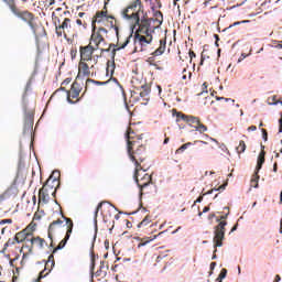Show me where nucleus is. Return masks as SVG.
Wrapping results in <instances>:
<instances>
[{
    "mask_svg": "<svg viewBox=\"0 0 282 282\" xmlns=\"http://www.w3.org/2000/svg\"><path fill=\"white\" fill-rule=\"evenodd\" d=\"M51 261V263H52V268H54V265H55V262H54V254H51V256H48V262Z\"/></svg>",
    "mask_w": 282,
    "mask_h": 282,
    "instance_id": "e433bc0d",
    "label": "nucleus"
},
{
    "mask_svg": "<svg viewBox=\"0 0 282 282\" xmlns=\"http://www.w3.org/2000/svg\"><path fill=\"white\" fill-rule=\"evenodd\" d=\"M248 131H257V126H250V127L248 128Z\"/></svg>",
    "mask_w": 282,
    "mask_h": 282,
    "instance_id": "49530a36",
    "label": "nucleus"
},
{
    "mask_svg": "<svg viewBox=\"0 0 282 282\" xmlns=\"http://www.w3.org/2000/svg\"><path fill=\"white\" fill-rule=\"evenodd\" d=\"M166 51V39H163L160 41V47L155 50L153 53V56H162L164 52Z\"/></svg>",
    "mask_w": 282,
    "mask_h": 282,
    "instance_id": "a211bd4d",
    "label": "nucleus"
},
{
    "mask_svg": "<svg viewBox=\"0 0 282 282\" xmlns=\"http://www.w3.org/2000/svg\"><path fill=\"white\" fill-rule=\"evenodd\" d=\"M56 226H63V220L57 219L51 223L48 227V239H51V247L54 248V242L52 240V235H54V230L56 229Z\"/></svg>",
    "mask_w": 282,
    "mask_h": 282,
    "instance_id": "2eb2a0df",
    "label": "nucleus"
},
{
    "mask_svg": "<svg viewBox=\"0 0 282 282\" xmlns=\"http://www.w3.org/2000/svg\"><path fill=\"white\" fill-rule=\"evenodd\" d=\"M276 171H278L276 163H274V165H273V172L276 173Z\"/></svg>",
    "mask_w": 282,
    "mask_h": 282,
    "instance_id": "0e129e2a",
    "label": "nucleus"
},
{
    "mask_svg": "<svg viewBox=\"0 0 282 282\" xmlns=\"http://www.w3.org/2000/svg\"><path fill=\"white\" fill-rule=\"evenodd\" d=\"M281 281V275H275L274 282H280Z\"/></svg>",
    "mask_w": 282,
    "mask_h": 282,
    "instance_id": "4d7b16f0",
    "label": "nucleus"
},
{
    "mask_svg": "<svg viewBox=\"0 0 282 282\" xmlns=\"http://www.w3.org/2000/svg\"><path fill=\"white\" fill-rule=\"evenodd\" d=\"M151 221V218H149V216H147L139 225L138 228H142V226H148Z\"/></svg>",
    "mask_w": 282,
    "mask_h": 282,
    "instance_id": "c85d7f7f",
    "label": "nucleus"
},
{
    "mask_svg": "<svg viewBox=\"0 0 282 282\" xmlns=\"http://www.w3.org/2000/svg\"><path fill=\"white\" fill-rule=\"evenodd\" d=\"M180 230H182V227H178L177 229H175L174 231H172V235H176V232H180Z\"/></svg>",
    "mask_w": 282,
    "mask_h": 282,
    "instance_id": "6e6d98bb",
    "label": "nucleus"
},
{
    "mask_svg": "<svg viewBox=\"0 0 282 282\" xmlns=\"http://www.w3.org/2000/svg\"><path fill=\"white\" fill-rule=\"evenodd\" d=\"M67 102H69V105H74V101L72 100V98H69V95H67Z\"/></svg>",
    "mask_w": 282,
    "mask_h": 282,
    "instance_id": "5fc2aeb1",
    "label": "nucleus"
},
{
    "mask_svg": "<svg viewBox=\"0 0 282 282\" xmlns=\"http://www.w3.org/2000/svg\"><path fill=\"white\" fill-rule=\"evenodd\" d=\"M274 43H275L274 47L276 50H282V41H278V42H274Z\"/></svg>",
    "mask_w": 282,
    "mask_h": 282,
    "instance_id": "f704fd0d",
    "label": "nucleus"
},
{
    "mask_svg": "<svg viewBox=\"0 0 282 282\" xmlns=\"http://www.w3.org/2000/svg\"><path fill=\"white\" fill-rule=\"evenodd\" d=\"M188 147H193V143L187 142L183 145H181L177 150L176 153H184L186 151V149H188Z\"/></svg>",
    "mask_w": 282,
    "mask_h": 282,
    "instance_id": "393cba45",
    "label": "nucleus"
},
{
    "mask_svg": "<svg viewBox=\"0 0 282 282\" xmlns=\"http://www.w3.org/2000/svg\"><path fill=\"white\" fill-rule=\"evenodd\" d=\"M228 215H230V212H228L227 214L216 218V221H217L218 226H219V224H221V223L226 221V219H228Z\"/></svg>",
    "mask_w": 282,
    "mask_h": 282,
    "instance_id": "bb28decb",
    "label": "nucleus"
},
{
    "mask_svg": "<svg viewBox=\"0 0 282 282\" xmlns=\"http://www.w3.org/2000/svg\"><path fill=\"white\" fill-rule=\"evenodd\" d=\"M209 268L212 271L215 270V268H217V262H212Z\"/></svg>",
    "mask_w": 282,
    "mask_h": 282,
    "instance_id": "79ce46f5",
    "label": "nucleus"
},
{
    "mask_svg": "<svg viewBox=\"0 0 282 282\" xmlns=\"http://www.w3.org/2000/svg\"><path fill=\"white\" fill-rule=\"evenodd\" d=\"M94 270H96V261L94 258L91 259V265H90V274L94 276Z\"/></svg>",
    "mask_w": 282,
    "mask_h": 282,
    "instance_id": "473e14b6",
    "label": "nucleus"
},
{
    "mask_svg": "<svg viewBox=\"0 0 282 282\" xmlns=\"http://www.w3.org/2000/svg\"><path fill=\"white\" fill-rule=\"evenodd\" d=\"M237 228H239V224L238 223L231 228L229 235H232V232H235L237 230Z\"/></svg>",
    "mask_w": 282,
    "mask_h": 282,
    "instance_id": "ea45409f",
    "label": "nucleus"
},
{
    "mask_svg": "<svg viewBox=\"0 0 282 282\" xmlns=\"http://www.w3.org/2000/svg\"><path fill=\"white\" fill-rule=\"evenodd\" d=\"M227 274H228V270L221 269V271H220V273H219V275L216 280L217 281H224V279H226Z\"/></svg>",
    "mask_w": 282,
    "mask_h": 282,
    "instance_id": "a878e982",
    "label": "nucleus"
},
{
    "mask_svg": "<svg viewBox=\"0 0 282 282\" xmlns=\"http://www.w3.org/2000/svg\"><path fill=\"white\" fill-rule=\"evenodd\" d=\"M130 39L131 37L128 36L126 42L120 47L112 50L111 61H108V63H107V76H109V74H110V76H113V72H116V52H120V50H124V47H127L129 45Z\"/></svg>",
    "mask_w": 282,
    "mask_h": 282,
    "instance_id": "0eeeda50",
    "label": "nucleus"
},
{
    "mask_svg": "<svg viewBox=\"0 0 282 282\" xmlns=\"http://www.w3.org/2000/svg\"><path fill=\"white\" fill-rule=\"evenodd\" d=\"M112 80H113V83H117L118 86L120 87V89L123 91L122 86L120 85V83L116 78H113Z\"/></svg>",
    "mask_w": 282,
    "mask_h": 282,
    "instance_id": "864d4df0",
    "label": "nucleus"
},
{
    "mask_svg": "<svg viewBox=\"0 0 282 282\" xmlns=\"http://www.w3.org/2000/svg\"><path fill=\"white\" fill-rule=\"evenodd\" d=\"M102 268H105V261L100 262V270H102Z\"/></svg>",
    "mask_w": 282,
    "mask_h": 282,
    "instance_id": "69168bd1",
    "label": "nucleus"
},
{
    "mask_svg": "<svg viewBox=\"0 0 282 282\" xmlns=\"http://www.w3.org/2000/svg\"><path fill=\"white\" fill-rule=\"evenodd\" d=\"M1 224H12V219H4L1 221Z\"/></svg>",
    "mask_w": 282,
    "mask_h": 282,
    "instance_id": "09e8293b",
    "label": "nucleus"
},
{
    "mask_svg": "<svg viewBox=\"0 0 282 282\" xmlns=\"http://www.w3.org/2000/svg\"><path fill=\"white\" fill-rule=\"evenodd\" d=\"M270 105H274V106L282 105V98L280 100L275 101V102L270 104Z\"/></svg>",
    "mask_w": 282,
    "mask_h": 282,
    "instance_id": "8fccbe9b",
    "label": "nucleus"
},
{
    "mask_svg": "<svg viewBox=\"0 0 282 282\" xmlns=\"http://www.w3.org/2000/svg\"><path fill=\"white\" fill-rule=\"evenodd\" d=\"M264 163H265V151L262 150L258 156V162H257L254 174L251 178V184H259V180H260L259 171L263 169Z\"/></svg>",
    "mask_w": 282,
    "mask_h": 282,
    "instance_id": "9d476101",
    "label": "nucleus"
},
{
    "mask_svg": "<svg viewBox=\"0 0 282 282\" xmlns=\"http://www.w3.org/2000/svg\"><path fill=\"white\" fill-rule=\"evenodd\" d=\"M242 23H250V20L235 22L234 24L229 25V28L225 29L223 32H226V30H230V28H235V25H241Z\"/></svg>",
    "mask_w": 282,
    "mask_h": 282,
    "instance_id": "cd10ccee",
    "label": "nucleus"
},
{
    "mask_svg": "<svg viewBox=\"0 0 282 282\" xmlns=\"http://www.w3.org/2000/svg\"><path fill=\"white\" fill-rule=\"evenodd\" d=\"M95 51H96V48H94V46H91V45L82 46L80 47V58H82V61H91V56H93Z\"/></svg>",
    "mask_w": 282,
    "mask_h": 282,
    "instance_id": "ddd939ff",
    "label": "nucleus"
},
{
    "mask_svg": "<svg viewBox=\"0 0 282 282\" xmlns=\"http://www.w3.org/2000/svg\"><path fill=\"white\" fill-rule=\"evenodd\" d=\"M63 219L66 220V225H67L66 235L64 239L58 243V246L53 249V254H56L58 250H63V248L67 246V241H69V237H72V232L74 231V221H72L70 218H67L65 216H63Z\"/></svg>",
    "mask_w": 282,
    "mask_h": 282,
    "instance_id": "423d86ee",
    "label": "nucleus"
},
{
    "mask_svg": "<svg viewBox=\"0 0 282 282\" xmlns=\"http://www.w3.org/2000/svg\"><path fill=\"white\" fill-rule=\"evenodd\" d=\"M209 219H215V214H210Z\"/></svg>",
    "mask_w": 282,
    "mask_h": 282,
    "instance_id": "338daca9",
    "label": "nucleus"
},
{
    "mask_svg": "<svg viewBox=\"0 0 282 282\" xmlns=\"http://www.w3.org/2000/svg\"><path fill=\"white\" fill-rule=\"evenodd\" d=\"M142 91L140 93L141 98H147L151 94V88L149 86H141Z\"/></svg>",
    "mask_w": 282,
    "mask_h": 282,
    "instance_id": "5701e85b",
    "label": "nucleus"
},
{
    "mask_svg": "<svg viewBox=\"0 0 282 282\" xmlns=\"http://www.w3.org/2000/svg\"><path fill=\"white\" fill-rule=\"evenodd\" d=\"M53 175H57L55 177H50L45 185L40 189V193H39V202H43V204H47L50 202V193H47V188H45L46 186L48 188H54V183H58V176L61 175V172L58 171H54L53 172Z\"/></svg>",
    "mask_w": 282,
    "mask_h": 282,
    "instance_id": "20e7f679",
    "label": "nucleus"
},
{
    "mask_svg": "<svg viewBox=\"0 0 282 282\" xmlns=\"http://www.w3.org/2000/svg\"><path fill=\"white\" fill-rule=\"evenodd\" d=\"M197 143H199V144H208V142L202 141V140L195 141V144H197Z\"/></svg>",
    "mask_w": 282,
    "mask_h": 282,
    "instance_id": "603ef678",
    "label": "nucleus"
},
{
    "mask_svg": "<svg viewBox=\"0 0 282 282\" xmlns=\"http://www.w3.org/2000/svg\"><path fill=\"white\" fill-rule=\"evenodd\" d=\"M98 32H102L104 34H107L108 31L105 28H99Z\"/></svg>",
    "mask_w": 282,
    "mask_h": 282,
    "instance_id": "de8ad7c7",
    "label": "nucleus"
},
{
    "mask_svg": "<svg viewBox=\"0 0 282 282\" xmlns=\"http://www.w3.org/2000/svg\"><path fill=\"white\" fill-rule=\"evenodd\" d=\"M12 13L18 17V19H21L24 21V23H28L29 21H33L34 15L29 11L19 12L17 9H12Z\"/></svg>",
    "mask_w": 282,
    "mask_h": 282,
    "instance_id": "4468645a",
    "label": "nucleus"
},
{
    "mask_svg": "<svg viewBox=\"0 0 282 282\" xmlns=\"http://www.w3.org/2000/svg\"><path fill=\"white\" fill-rule=\"evenodd\" d=\"M131 23H133L134 28H139L138 32L145 34V36H151V20L147 19V15H143L141 19L139 15V24L134 20Z\"/></svg>",
    "mask_w": 282,
    "mask_h": 282,
    "instance_id": "6e6552de",
    "label": "nucleus"
},
{
    "mask_svg": "<svg viewBox=\"0 0 282 282\" xmlns=\"http://www.w3.org/2000/svg\"><path fill=\"white\" fill-rule=\"evenodd\" d=\"M253 188H259V183H256V184L253 185Z\"/></svg>",
    "mask_w": 282,
    "mask_h": 282,
    "instance_id": "774afa93",
    "label": "nucleus"
},
{
    "mask_svg": "<svg viewBox=\"0 0 282 282\" xmlns=\"http://www.w3.org/2000/svg\"><path fill=\"white\" fill-rule=\"evenodd\" d=\"M219 149L223 150V151H227V153H230V152L228 151V148H227L226 144H224V143H221V144L219 145Z\"/></svg>",
    "mask_w": 282,
    "mask_h": 282,
    "instance_id": "58836bf2",
    "label": "nucleus"
},
{
    "mask_svg": "<svg viewBox=\"0 0 282 282\" xmlns=\"http://www.w3.org/2000/svg\"><path fill=\"white\" fill-rule=\"evenodd\" d=\"M279 133H282V119L279 120Z\"/></svg>",
    "mask_w": 282,
    "mask_h": 282,
    "instance_id": "37998d69",
    "label": "nucleus"
},
{
    "mask_svg": "<svg viewBox=\"0 0 282 282\" xmlns=\"http://www.w3.org/2000/svg\"><path fill=\"white\" fill-rule=\"evenodd\" d=\"M24 129H23V133L24 135H32V131L34 129V115H32V112H28L26 110H24Z\"/></svg>",
    "mask_w": 282,
    "mask_h": 282,
    "instance_id": "9b49d317",
    "label": "nucleus"
},
{
    "mask_svg": "<svg viewBox=\"0 0 282 282\" xmlns=\"http://www.w3.org/2000/svg\"><path fill=\"white\" fill-rule=\"evenodd\" d=\"M149 37L150 39L148 40V39L144 37V35H140V33L134 34V39L137 41H139L141 43V45H142V43H147L148 45H151V43L153 41V35H151V33H150Z\"/></svg>",
    "mask_w": 282,
    "mask_h": 282,
    "instance_id": "6ab92c4d",
    "label": "nucleus"
},
{
    "mask_svg": "<svg viewBox=\"0 0 282 282\" xmlns=\"http://www.w3.org/2000/svg\"><path fill=\"white\" fill-rule=\"evenodd\" d=\"M173 116H176V122H180V120H183V122H188L189 124H199V118L194 116H186L182 112H177V110H174Z\"/></svg>",
    "mask_w": 282,
    "mask_h": 282,
    "instance_id": "f8f14e48",
    "label": "nucleus"
},
{
    "mask_svg": "<svg viewBox=\"0 0 282 282\" xmlns=\"http://www.w3.org/2000/svg\"><path fill=\"white\" fill-rule=\"evenodd\" d=\"M140 12L144 13L142 10V2L140 0H135L121 12V15L126 21H134V23L140 24Z\"/></svg>",
    "mask_w": 282,
    "mask_h": 282,
    "instance_id": "7ed1b4c3",
    "label": "nucleus"
},
{
    "mask_svg": "<svg viewBox=\"0 0 282 282\" xmlns=\"http://www.w3.org/2000/svg\"><path fill=\"white\" fill-rule=\"evenodd\" d=\"M104 19H108L107 18V13L105 12H99L97 13V18L95 21H93V35H91V41L93 43H95L96 47H98L99 43H102V41H105V37H102V35H100V33H96V23H102ZM109 19H113V17H109Z\"/></svg>",
    "mask_w": 282,
    "mask_h": 282,
    "instance_id": "39448f33",
    "label": "nucleus"
},
{
    "mask_svg": "<svg viewBox=\"0 0 282 282\" xmlns=\"http://www.w3.org/2000/svg\"><path fill=\"white\" fill-rule=\"evenodd\" d=\"M131 133H133V131L131 129H128L126 134L128 155L131 162L134 163V180L139 188H141L142 191V188H147V186H149V181L147 183H140V180L138 178V173L142 171V166L140 165V162H142V158H138V155H142V153H144V147L138 141H131L133 139V137H131Z\"/></svg>",
    "mask_w": 282,
    "mask_h": 282,
    "instance_id": "f257e3e1",
    "label": "nucleus"
},
{
    "mask_svg": "<svg viewBox=\"0 0 282 282\" xmlns=\"http://www.w3.org/2000/svg\"><path fill=\"white\" fill-rule=\"evenodd\" d=\"M210 210V207H204L203 213H208Z\"/></svg>",
    "mask_w": 282,
    "mask_h": 282,
    "instance_id": "052dcab7",
    "label": "nucleus"
},
{
    "mask_svg": "<svg viewBox=\"0 0 282 282\" xmlns=\"http://www.w3.org/2000/svg\"><path fill=\"white\" fill-rule=\"evenodd\" d=\"M45 3L47 8H50V6H54V3H56V0H45Z\"/></svg>",
    "mask_w": 282,
    "mask_h": 282,
    "instance_id": "c9c22d12",
    "label": "nucleus"
},
{
    "mask_svg": "<svg viewBox=\"0 0 282 282\" xmlns=\"http://www.w3.org/2000/svg\"><path fill=\"white\" fill-rule=\"evenodd\" d=\"M195 56H196V55H195V52L191 51V52H189V58L193 59V58H195Z\"/></svg>",
    "mask_w": 282,
    "mask_h": 282,
    "instance_id": "3c124183",
    "label": "nucleus"
},
{
    "mask_svg": "<svg viewBox=\"0 0 282 282\" xmlns=\"http://www.w3.org/2000/svg\"><path fill=\"white\" fill-rule=\"evenodd\" d=\"M87 83H93L94 85H107L109 82H98L95 79H87Z\"/></svg>",
    "mask_w": 282,
    "mask_h": 282,
    "instance_id": "2f4dec72",
    "label": "nucleus"
},
{
    "mask_svg": "<svg viewBox=\"0 0 282 282\" xmlns=\"http://www.w3.org/2000/svg\"><path fill=\"white\" fill-rule=\"evenodd\" d=\"M214 39H216V42H219V35L214 34Z\"/></svg>",
    "mask_w": 282,
    "mask_h": 282,
    "instance_id": "680f3d73",
    "label": "nucleus"
},
{
    "mask_svg": "<svg viewBox=\"0 0 282 282\" xmlns=\"http://www.w3.org/2000/svg\"><path fill=\"white\" fill-rule=\"evenodd\" d=\"M228 226V221L219 223V225L214 227V254L212 257L213 261L217 259V248H221L224 246V239H226V227Z\"/></svg>",
    "mask_w": 282,
    "mask_h": 282,
    "instance_id": "f03ea898",
    "label": "nucleus"
},
{
    "mask_svg": "<svg viewBox=\"0 0 282 282\" xmlns=\"http://www.w3.org/2000/svg\"><path fill=\"white\" fill-rule=\"evenodd\" d=\"M194 129L196 131H199V133H205V131H208V128L203 124L200 121H198L197 126H194Z\"/></svg>",
    "mask_w": 282,
    "mask_h": 282,
    "instance_id": "4be33fe9",
    "label": "nucleus"
},
{
    "mask_svg": "<svg viewBox=\"0 0 282 282\" xmlns=\"http://www.w3.org/2000/svg\"><path fill=\"white\" fill-rule=\"evenodd\" d=\"M202 202H204V196H199V197L196 199V203H197V204H202Z\"/></svg>",
    "mask_w": 282,
    "mask_h": 282,
    "instance_id": "a18cd8bd",
    "label": "nucleus"
},
{
    "mask_svg": "<svg viewBox=\"0 0 282 282\" xmlns=\"http://www.w3.org/2000/svg\"><path fill=\"white\" fill-rule=\"evenodd\" d=\"M26 23L31 30H34V23H32V20H29Z\"/></svg>",
    "mask_w": 282,
    "mask_h": 282,
    "instance_id": "a19ab883",
    "label": "nucleus"
},
{
    "mask_svg": "<svg viewBox=\"0 0 282 282\" xmlns=\"http://www.w3.org/2000/svg\"><path fill=\"white\" fill-rule=\"evenodd\" d=\"M80 78V74L77 75L76 80L72 85V98H78L80 96V84H78V79Z\"/></svg>",
    "mask_w": 282,
    "mask_h": 282,
    "instance_id": "dca6fc26",
    "label": "nucleus"
},
{
    "mask_svg": "<svg viewBox=\"0 0 282 282\" xmlns=\"http://www.w3.org/2000/svg\"><path fill=\"white\" fill-rule=\"evenodd\" d=\"M225 102H232V105H235V99H230V98H224Z\"/></svg>",
    "mask_w": 282,
    "mask_h": 282,
    "instance_id": "c03bdc74",
    "label": "nucleus"
},
{
    "mask_svg": "<svg viewBox=\"0 0 282 282\" xmlns=\"http://www.w3.org/2000/svg\"><path fill=\"white\" fill-rule=\"evenodd\" d=\"M261 131H262V140H264V142H268V130L261 129Z\"/></svg>",
    "mask_w": 282,
    "mask_h": 282,
    "instance_id": "72a5a7b5",
    "label": "nucleus"
},
{
    "mask_svg": "<svg viewBox=\"0 0 282 282\" xmlns=\"http://www.w3.org/2000/svg\"><path fill=\"white\" fill-rule=\"evenodd\" d=\"M76 23H77V25H83V20L77 19Z\"/></svg>",
    "mask_w": 282,
    "mask_h": 282,
    "instance_id": "bf43d9fd",
    "label": "nucleus"
},
{
    "mask_svg": "<svg viewBox=\"0 0 282 282\" xmlns=\"http://www.w3.org/2000/svg\"><path fill=\"white\" fill-rule=\"evenodd\" d=\"M169 138H165L164 141H163V144H169Z\"/></svg>",
    "mask_w": 282,
    "mask_h": 282,
    "instance_id": "e2e57ef3",
    "label": "nucleus"
},
{
    "mask_svg": "<svg viewBox=\"0 0 282 282\" xmlns=\"http://www.w3.org/2000/svg\"><path fill=\"white\" fill-rule=\"evenodd\" d=\"M237 153H245L246 152V142L240 141L239 145L236 148Z\"/></svg>",
    "mask_w": 282,
    "mask_h": 282,
    "instance_id": "b1692460",
    "label": "nucleus"
},
{
    "mask_svg": "<svg viewBox=\"0 0 282 282\" xmlns=\"http://www.w3.org/2000/svg\"><path fill=\"white\" fill-rule=\"evenodd\" d=\"M110 28H113L116 31V35L119 36L118 26L113 25V21L110 22Z\"/></svg>",
    "mask_w": 282,
    "mask_h": 282,
    "instance_id": "4c0bfd02",
    "label": "nucleus"
},
{
    "mask_svg": "<svg viewBox=\"0 0 282 282\" xmlns=\"http://www.w3.org/2000/svg\"><path fill=\"white\" fill-rule=\"evenodd\" d=\"M251 55H252V48H250L249 54L242 53L238 58V63H241V61L248 58V56H251Z\"/></svg>",
    "mask_w": 282,
    "mask_h": 282,
    "instance_id": "c756f323",
    "label": "nucleus"
},
{
    "mask_svg": "<svg viewBox=\"0 0 282 282\" xmlns=\"http://www.w3.org/2000/svg\"><path fill=\"white\" fill-rule=\"evenodd\" d=\"M213 191H216V192L217 191H226V184H223L218 188L212 189V191L205 193L204 195H210V194H213Z\"/></svg>",
    "mask_w": 282,
    "mask_h": 282,
    "instance_id": "7c9ffc66",
    "label": "nucleus"
},
{
    "mask_svg": "<svg viewBox=\"0 0 282 282\" xmlns=\"http://www.w3.org/2000/svg\"><path fill=\"white\" fill-rule=\"evenodd\" d=\"M79 72H83L84 76H89V74H91L89 65L85 62L79 63Z\"/></svg>",
    "mask_w": 282,
    "mask_h": 282,
    "instance_id": "412c9836",
    "label": "nucleus"
},
{
    "mask_svg": "<svg viewBox=\"0 0 282 282\" xmlns=\"http://www.w3.org/2000/svg\"><path fill=\"white\" fill-rule=\"evenodd\" d=\"M29 237H30V234L18 232L14 240L17 241V243H23V241H30L32 246L36 243L37 246H40V248H43V243H45L44 239H41L40 237L30 239Z\"/></svg>",
    "mask_w": 282,
    "mask_h": 282,
    "instance_id": "1a4fd4ad",
    "label": "nucleus"
},
{
    "mask_svg": "<svg viewBox=\"0 0 282 282\" xmlns=\"http://www.w3.org/2000/svg\"><path fill=\"white\" fill-rule=\"evenodd\" d=\"M104 204H108V203L107 202L99 203L96 210H95L94 224H95V229L96 230H98V213L100 212V208H102Z\"/></svg>",
    "mask_w": 282,
    "mask_h": 282,
    "instance_id": "aec40b11",
    "label": "nucleus"
},
{
    "mask_svg": "<svg viewBox=\"0 0 282 282\" xmlns=\"http://www.w3.org/2000/svg\"><path fill=\"white\" fill-rule=\"evenodd\" d=\"M144 180H148V182H150L151 181V176L149 174H145L144 175Z\"/></svg>",
    "mask_w": 282,
    "mask_h": 282,
    "instance_id": "13d9d810",
    "label": "nucleus"
},
{
    "mask_svg": "<svg viewBox=\"0 0 282 282\" xmlns=\"http://www.w3.org/2000/svg\"><path fill=\"white\" fill-rule=\"evenodd\" d=\"M70 22H72V20L69 18H65L62 25L56 26L57 36H63V31L62 30H67V28H69Z\"/></svg>",
    "mask_w": 282,
    "mask_h": 282,
    "instance_id": "f3484780",
    "label": "nucleus"
}]
</instances>
